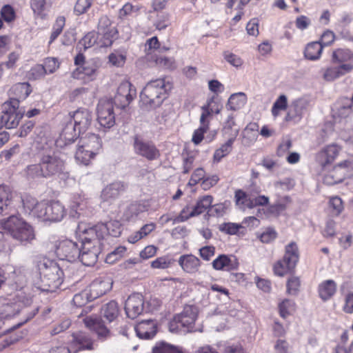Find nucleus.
<instances>
[{
    "mask_svg": "<svg viewBox=\"0 0 353 353\" xmlns=\"http://www.w3.org/2000/svg\"><path fill=\"white\" fill-rule=\"evenodd\" d=\"M17 100H9L2 105L0 114V126L8 129L16 128L23 116V111L19 110Z\"/></svg>",
    "mask_w": 353,
    "mask_h": 353,
    "instance_id": "423d86ee",
    "label": "nucleus"
},
{
    "mask_svg": "<svg viewBox=\"0 0 353 353\" xmlns=\"http://www.w3.org/2000/svg\"><path fill=\"white\" fill-rule=\"evenodd\" d=\"M125 251L126 248L123 246H119L114 251L107 255L105 261L108 263H113L116 261L120 259Z\"/></svg>",
    "mask_w": 353,
    "mask_h": 353,
    "instance_id": "052dcab7",
    "label": "nucleus"
},
{
    "mask_svg": "<svg viewBox=\"0 0 353 353\" xmlns=\"http://www.w3.org/2000/svg\"><path fill=\"white\" fill-rule=\"evenodd\" d=\"M323 46L318 41L308 43L304 51L305 57L309 60H317L321 57Z\"/></svg>",
    "mask_w": 353,
    "mask_h": 353,
    "instance_id": "a19ab883",
    "label": "nucleus"
},
{
    "mask_svg": "<svg viewBox=\"0 0 353 353\" xmlns=\"http://www.w3.org/2000/svg\"><path fill=\"white\" fill-rule=\"evenodd\" d=\"M152 353H183L181 348L165 342H158L152 348Z\"/></svg>",
    "mask_w": 353,
    "mask_h": 353,
    "instance_id": "09e8293b",
    "label": "nucleus"
},
{
    "mask_svg": "<svg viewBox=\"0 0 353 353\" xmlns=\"http://www.w3.org/2000/svg\"><path fill=\"white\" fill-rule=\"evenodd\" d=\"M134 152L148 161L157 160L160 157V151L152 141L145 140L139 135L133 137Z\"/></svg>",
    "mask_w": 353,
    "mask_h": 353,
    "instance_id": "1a4fd4ad",
    "label": "nucleus"
},
{
    "mask_svg": "<svg viewBox=\"0 0 353 353\" xmlns=\"http://www.w3.org/2000/svg\"><path fill=\"white\" fill-rule=\"evenodd\" d=\"M65 26V18L63 17H59L57 19L56 22L53 26V30L51 33L50 41L51 43L54 41L58 36L61 34L63 30V28Z\"/></svg>",
    "mask_w": 353,
    "mask_h": 353,
    "instance_id": "13d9d810",
    "label": "nucleus"
},
{
    "mask_svg": "<svg viewBox=\"0 0 353 353\" xmlns=\"http://www.w3.org/2000/svg\"><path fill=\"white\" fill-rule=\"evenodd\" d=\"M109 63L115 67H122L126 60V56L120 52L114 51L108 56Z\"/></svg>",
    "mask_w": 353,
    "mask_h": 353,
    "instance_id": "4d7b16f0",
    "label": "nucleus"
},
{
    "mask_svg": "<svg viewBox=\"0 0 353 353\" xmlns=\"http://www.w3.org/2000/svg\"><path fill=\"white\" fill-rule=\"evenodd\" d=\"M277 236L276 232L271 228H266L259 236L261 241L265 243H269L274 241Z\"/></svg>",
    "mask_w": 353,
    "mask_h": 353,
    "instance_id": "338daca9",
    "label": "nucleus"
},
{
    "mask_svg": "<svg viewBox=\"0 0 353 353\" xmlns=\"http://www.w3.org/2000/svg\"><path fill=\"white\" fill-rule=\"evenodd\" d=\"M247 97L243 92L232 94L226 103L228 110L236 111L239 110L246 103Z\"/></svg>",
    "mask_w": 353,
    "mask_h": 353,
    "instance_id": "58836bf2",
    "label": "nucleus"
},
{
    "mask_svg": "<svg viewBox=\"0 0 353 353\" xmlns=\"http://www.w3.org/2000/svg\"><path fill=\"white\" fill-rule=\"evenodd\" d=\"M79 232L81 234V245L89 244L91 246H100L101 239L103 238L105 230L113 236H117L121 233V228L119 222L110 221L105 225H95L89 228H83L82 225H79Z\"/></svg>",
    "mask_w": 353,
    "mask_h": 353,
    "instance_id": "7ed1b4c3",
    "label": "nucleus"
},
{
    "mask_svg": "<svg viewBox=\"0 0 353 353\" xmlns=\"http://www.w3.org/2000/svg\"><path fill=\"white\" fill-rule=\"evenodd\" d=\"M13 197L11 189L6 185H0V214L10 205Z\"/></svg>",
    "mask_w": 353,
    "mask_h": 353,
    "instance_id": "c03bdc74",
    "label": "nucleus"
},
{
    "mask_svg": "<svg viewBox=\"0 0 353 353\" xmlns=\"http://www.w3.org/2000/svg\"><path fill=\"white\" fill-rule=\"evenodd\" d=\"M352 70V63H343L336 66H330L324 70L323 77L326 81H333Z\"/></svg>",
    "mask_w": 353,
    "mask_h": 353,
    "instance_id": "b1692460",
    "label": "nucleus"
},
{
    "mask_svg": "<svg viewBox=\"0 0 353 353\" xmlns=\"http://www.w3.org/2000/svg\"><path fill=\"white\" fill-rule=\"evenodd\" d=\"M117 30L112 26L107 16H102L98 23L97 35L100 37L99 45L101 48L110 46L116 38Z\"/></svg>",
    "mask_w": 353,
    "mask_h": 353,
    "instance_id": "9b49d317",
    "label": "nucleus"
},
{
    "mask_svg": "<svg viewBox=\"0 0 353 353\" xmlns=\"http://www.w3.org/2000/svg\"><path fill=\"white\" fill-rule=\"evenodd\" d=\"M299 260L298 248L295 243H290L285 247V253L283 260L279 261L274 265V274L283 276L292 270Z\"/></svg>",
    "mask_w": 353,
    "mask_h": 353,
    "instance_id": "6e6552de",
    "label": "nucleus"
},
{
    "mask_svg": "<svg viewBox=\"0 0 353 353\" xmlns=\"http://www.w3.org/2000/svg\"><path fill=\"white\" fill-rule=\"evenodd\" d=\"M78 145L85 150H92L97 153L101 148L102 143L99 135L93 133H88L80 138Z\"/></svg>",
    "mask_w": 353,
    "mask_h": 353,
    "instance_id": "473e14b6",
    "label": "nucleus"
},
{
    "mask_svg": "<svg viewBox=\"0 0 353 353\" xmlns=\"http://www.w3.org/2000/svg\"><path fill=\"white\" fill-rule=\"evenodd\" d=\"M92 4V0H77L74 6V12L77 15L85 13Z\"/></svg>",
    "mask_w": 353,
    "mask_h": 353,
    "instance_id": "680f3d73",
    "label": "nucleus"
},
{
    "mask_svg": "<svg viewBox=\"0 0 353 353\" xmlns=\"http://www.w3.org/2000/svg\"><path fill=\"white\" fill-rule=\"evenodd\" d=\"M65 163L54 152H45L40 155L39 163L28 165L25 170V176L28 179L50 178L54 176H65Z\"/></svg>",
    "mask_w": 353,
    "mask_h": 353,
    "instance_id": "f257e3e1",
    "label": "nucleus"
},
{
    "mask_svg": "<svg viewBox=\"0 0 353 353\" xmlns=\"http://www.w3.org/2000/svg\"><path fill=\"white\" fill-rule=\"evenodd\" d=\"M233 143L231 140H227L224 144L214 152V160L219 162L222 158L227 156L232 151Z\"/></svg>",
    "mask_w": 353,
    "mask_h": 353,
    "instance_id": "864d4df0",
    "label": "nucleus"
},
{
    "mask_svg": "<svg viewBox=\"0 0 353 353\" xmlns=\"http://www.w3.org/2000/svg\"><path fill=\"white\" fill-rule=\"evenodd\" d=\"M239 263L234 256H228L222 254L214 259L212 262V266L215 270H232L237 269Z\"/></svg>",
    "mask_w": 353,
    "mask_h": 353,
    "instance_id": "f704fd0d",
    "label": "nucleus"
},
{
    "mask_svg": "<svg viewBox=\"0 0 353 353\" xmlns=\"http://www.w3.org/2000/svg\"><path fill=\"white\" fill-rule=\"evenodd\" d=\"M32 92V88L28 83H18L14 84L9 90L10 100H17L19 106V101L26 99Z\"/></svg>",
    "mask_w": 353,
    "mask_h": 353,
    "instance_id": "2f4dec72",
    "label": "nucleus"
},
{
    "mask_svg": "<svg viewBox=\"0 0 353 353\" xmlns=\"http://www.w3.org/2000/svg\"><path fill=\"white\" fill-rule=\"evenodd\" d=\"M340 148L337 145L332 144L325 147L316 155V161L322 168H325L331 164L338 156Z\"/></svg>",
    "mask_w": 353,
    "mask_h": 353,
    "instance_id": "393cba45",
    "label": "nucleus"
},
{
    "mask_svg": "<svg viewBox=\"0 0 353 353\" xmlns=\"http://www.w3.org/2000/svg\"><path fill=\"white\" fill-rule=\"evenodd\" d=\"M97 152L90 150H85L81 146L78 145L75 153V159L80 163L83 165L89 164L92 159L94 158Z\"/></svg>",
    "mask_w": 353,
    "mask_h": 353,
    "instance_id": "de8ad7c7",
    "label": "nucleus"
},
{
    "mask_svg": "<svg viewBox=\"0 0 353 353\" xmlns=\"http://www.w3.org/2000/svg\"><path fill=\"white\" fill-rule=\"evenodd\" d=\"M178 263L184 272L191 274L198 272L201 266L200 259L193 254L181 255Z\"/></svg>",
    "mask_w": 353,
    "mask_h": 353,
    "instance_id": "cd10ccee",
    "label": "nucleus"
},
{
    "mask_svg": "<svg viewBox=\"0 0 353 353\" xmlns=\"http://www.w3.org/2000/svg\"><path fill=\"white\" fill-rule=\"evenodd\" d=\"M135 331L140 339H152L157 333V323L152 319L142 321L136 325Z\"/></svg>",
    "mask_w": 353,
    "mask_h": 353,
    "instance_id": "bb28decb",
    "label": "nucleus"
},
{
    "mask_svg": "<svg viewBox=\"0 0 353 353\" xmlns=\"http://www.w3.org/2000/svg\"><path fill=\"white\" fill-rule=\"evenodd\" d=\"M77 130L72 121L68 122L57 140V144L62 147L73 143L77 135L79 134V132H77Z\"/></svg>",
    "mask_w": 353,
    "mask_h": 353,
    "instance_id": "c756f323",
    "label": "nucleus"
},
{
    "mask_svg": "<svg viewBox=\"0 0 353 353\" xmlns=\"http://www.w3.org/2000/svg\"><path fill=\"white\" fill-rule=\"evenodd\" d=\"M92 295L89 290L85 289L79 293L76 294L72 299V303L77 307H81L85 305L88 301H93Z\"/></svg>",
    "mask_w": 353,
    "mask_h": 353,
    "instance_id": "8fccbe9b",
    "label": "nucleus"
},
{
    "mask_svg": "<svg viewBox=\"0 0 353 353\" xmlns=\"http://www.w3.org/2000/svg\"><path fill=\"white\" fill-rule=\"evenodd\" d=\"M288 108V99L284 94L280 95L275 102L274 103L272 108V114L276 117L279 114V112L285 110Z\"/></svg>",
    "mask_w": 353,
    "mask_h": 353,
    "instance_id": "603ef678",
    "label": "nucleus"
},
{
    "mask_svg": "<svg viewBox=\"0 0 353 353\" xmlns=\"http://www.w3.org/2000/svg\"><path fill=\"white\" fill-rule=\"evenodd\" d=\"M353 168L352 161H345L338 164L329 170L323 176V183L328 185H333L342 182L347 175L348 170Z\"/></svg>",
    "mask_w": 353,
    "mask_h": 353,
    "instance_id": "f8f14e48",
    "label": "nucleus"
},
{
    "mask_svg": "<svg viewBox=\"0 0 353 353\" xmlns=\"http://www.w3.org/2000/svg\"><path fill=\"white\" fill-rule=\"evenodd\" d=\"M38 268L44 290L54 291L61 285L63 272L56 262L43 259L39 261Z\"/></svg>",
    "mask_w": 353,
    "mask_h": 353,
    "instance_id": "20e7f679",
    "label": "nucleus"
},
{
    "mask_svg": "<svg viewBox=\"0 0 353 353\" xmlns=\"http://www.w3.org/2000/svg\"><path fill=\"white\" fill-rule=\"evenodd\" d=\"M308 106L309 101L306 99L300 98L293 101L285 115V121L299 122L303 114L307 110Z\"/></svg>",
    "mask_w": 353,
    "mask_h": 353,
    "instance_id": "a211bd4d",
    "label": "nucleus"
},
{
    "mask_svg": "<svg viewBox=\"0 0 353 353\" xmlns=\"http://www.w3.org/2000/svg\"><path fill=\"white\" fill-rule=\"evenodd\" d=\"M198 315V309L194 305H185L183 311L176 315L169 323V330L172 333L194 331V323Z\"/></svg>",
    "mask_w": 353,
    "mask_h": 353,
    "instance_id": "39448f33",
    "label": "nucleus"
},
{
    "mask_svg": "<svg viewBox=\"0 0 353 353\" xmlns=\"http://www.w3.org/2000/svg\"><path fill=\"white\" fill-rule=\"evenodd\" d=\"M1 16L6 22H11L15 18V12L10 5H5L1 10Z\"/></svg>",
    "mask_w": 353,
    "mask_h": 353,
    "instance_id": "774afa93",
    "label": "nucleus"
},
{
    "mask_svg": "<svg viewBox=\"0 0 353 353\" xmlns=\"http://www.w3.org/2000/svg\"><path fill=\"white\" fill-rule=\"evenodd\" d=\"M92 114L87 109H79L70 116V121L78 130L79 134L86 130L92 122Z\"/></svg>",
    "mask_w": 353,
    "mask_h": 353,
    "instance_id": "4be33fe9",
    "label": "nucleus"
},
{
    "mask_svg": "<svg viewBox=\"0 0 353 353\" xmlns=\"http://www.w3.org/2000/svg\"><path fill=\"white\" fill-rule=\"evenodd\" d=\"M236 205L241 209L244 210L246 208H252V191L249 194L245 192L239 190L235 192Z\"/></svg>",
    "mask_w": 353,
    "mask_h": 353,
    "instance_id": "37998d69",
    "label": "nucleus"
},
{
    "mask_svg": "<svg viewBox=\"0 0 353 353\" xmlns=\"http://www.w3.org/2000/svg\"><path fill=\"white\" fill-rule=\"evenodd\" d=\"M79 250V259L85 266L94 265L98 260V256L101 252L100 246H91L89 244L81 245Z\"/></svg>",
    "mask_w": 353,
    "mask_h": 353,
    "instance_id": "5701e85b",
    "label": "nucleus"
},
{
    "mask_svg": "<svg viewBox=\"0 0 353 353\" xmlns=\"http://www.w3.org/2000/svg\"><path fill=\"white\" fill-rule=\"evenodd\" d=\"M125 190V186L120 181L113 182L105 186L101 194V198L103 201L111 203L117 199Z\"/></svg>",
    "mask_w": 353,
    "mask_h": 353,
    "instance_id": "c85d7f7f",
    "label": "nucleus"
},
{
    "mask_svg": "<svg viewBox=\"0 0 353 353\" xmlns=\"http://www.w3.org/2000/svg\"><path fill=\"white\" fill-rule=\"evenodd\" d=\"M70 345L73 353L83 350H94V341L90 335L85 332L79 331L72 334Z\"/></svg>",
    "mask_w": 353,
    "mask_h": 353,
    "instance_id": "f3484780",
    "label": "nucleus"
},
{
    "mask_svg": "<svg viewBox=\"0 0 353 353\" xmlns=\"http://www.w3.org/2000/svg\"><path fill=\"white\" fill-rule=\"evenodd\" d=\"M141 211V205L137 204H131L125 210L124 217L127 221L134 220Z\"/></svg>",
    "mask_w": 353,
    "mask_h": 353,
    "instance_id": "e2e57ef3",
    "label": "nucleus"
},
{
    "mask_svg": "<svg viewBox=\"0 0 353 353\" xmlns=\"http://www.w3.org/2000/svg\"><path fill=\"white\" fill-rule=\"evenodd\" d=\"M137 90L132 84L124 81L120 83L114 96V103L121 108H125L134 99Z\"/></svg>",
    "mask_w": 353,
    "mask_h": 353,
    "instance_id": "ddd939ff",
    "label": "nucleus"
},
{
    "mask_svg": "<svg viewBox=\"0 0 353 353\" xmlns=\"http://www.w3.org/2000/svg\"><path fill=\"white\" fill-rule=\"evenodd\" d=\"M112 283L113 281L110 276H103L94 280L88 290L94 300L110 291Z\"/></svg>",
    "mask_w": 353,
    "mask_h": 353,
    "instance_id": "6ab92c4d",
    "label": "nucleus"
},
{
    "mask_svg": "<svg viewBox=\"0 0 353 353\" xmlns=\"http://www.w3.org/2000/svg\"><path fill=\"white\" fill-rule=\"evenodd\" d=\"M125 311L127 316L134 319L141 314L143 310V299L140 294H133L128 298L125 303Z\"/></svg>",
    "mask_w": 353,
    "mask_h": 353,
    "instance_id": "412c9836",
    "label": "nucleus"
},
{
    "mask_svg": "<svg viewBox=\"0 0 353 353\" xmlns=\"http://www.w3.org/2000/svg\"><path fill=\"white\" fill-rule=\"evenodd\" d=\"M65 214L64 206L59 201L40 202L36 208V216L43 221H59Z\"/></svg>",
    "mask_w": 353,
    "mask_h": 353,
    "instance_id": "0eeeda50",
    "label": "nucleus"
},
{
    "mask_svg": "<svg viewBox=\"0 0 353 353\" xmlns=\"http://www.w3.org/2000/svg\"><path fill=\"white\" fill-rule=\"evenodd\" d=\"M119 314V305L114 301L105 304L101 308V315L108 322H113Z\"/></svg>",
    "mask_w": 353,
    "mask_h": 353,
    "instance_id": "e433bc0d",
    "label": "nucleus"
},
{
    "mask_svg": "<svg viewBox=\"0 0 353 353\" xmlns=\"http://www.w3.org/2000/svg\"><path fill=\"white\" fill-rule=\"evenodd\" d=\"M80 247L77 243L70 239H63L56 242L54 251L60 260L73 262L79 256Z\"/></svg>",
    "mask_w": 353,
    "mask_h": 353,
    "instance_id": "9d476101",
    "label": "nucleus"
},
{
    "mask_svg": "<svg viewBox=\"0 0 353 353\" xmlns=\"http://www.w3.org/2000/svg\"><path fill=\"white\" fill-rule=\"evenodd\" d=\"M99 39L100 37H99V35L97 37V34L95 32H88L81 39V41L79 42V44L83 46L85 49L89 48L96 43L99 47H100L99 45Z\"/></svg>",
    "mask_w": 353,
    "mask_h": 353,
    "instance_id": "5fc2aeb1",
    "label": "nucleus"
},
{
    "mask_svg": "<svg viewBox=\"0 0 353 353\" xmlns=\"http://www.w3.org/2000/svg\"><path fill=\"white\" fill-rule=\"evenodd\" d=\"M43 65L45 68L47 74L54 72L59 67V63L57 59L52 57H48L45 59Z\"/></svg>",
    "mask_w": 353,
    "mask_h": 353,
    "instance_id": "0e129e2a",
    "label": "nucleus"
},
{
    "mask_svg": "<svg viewBox=\"0 0 353 353\" xmlns=\"http://www.w3.org/2000/svg\"><path fill=\"white\" fill-rule=\"evenodd\" d=\"M336 290L335 282L333 280H327L319 285V294L323 301H326L334 294Z\"/></svg>",
    "mask_w": 353,
    "mask_h": 353,
    "instance_id": "ea45409f",
    "label": "nucleus"
},
{
    "mask_svg": "<svg viewBox=\"0 0 353 353\" xmlns=\"http://www.w3.org/2000/svg\"><path fill=\"white\" fill-rule=\"evenodd\" d=\"M19 237H13L14 239L22 243H30L35 238L34 232L32 227L28 223L26 226L20 228L19 231Z\"/></svg>",
    "mask_w": 353,
    "mask_h": 353,
    "instance_id": "a18cd8bd",
    "label": "nucleus"
},
{
    "mask_svg": "<svg viewBox=\"0 0 353 353\" xmlns=\"http://www.w3.org/2000/svg\"><path fill=\"white\" fill-rule=\"evenodd\" d=\"M353 59V52L347 48H338L334 50L332 54V62L334 63H348Z\"/></svg>",
    "mask_w": 353,
    "mask_h": 353,
    "instance_id": "4c0bfd02",
    "label": "nucleus"
},
{
    "mask_svg": "<svg viewBox=\"0 0 353 353\" xmlns=\"http://www.w3.org/2000/svg\"><path fill=\"white\" fill-rule=\"evenodd\" d=\"M172 88V83L167 78H161L148 82L140 94L141 101L152 108L159 106Z\"/></svg>",
    "mask_w": 353,
    "mask_h": 353,
    "instance_id": "f03ea898",
    "label": "nucleus"
},
{
    "mask_svg": "<svg viewBox=\"0 0 353 353\" xmlns=\"http://www.w3.org/2000/svg\"><path fill=\"white\" fill-rule=\"evenodd\" d=\"M280 316L285 319L295 310V303L290 299L283 300L279 305Z\"/></svg>",
    "mask_w": 353,
    "mask_h": 353,
    "instance_id": "3c124183",
    "label": "nucleus"
},
{
    "mask_svg": "<svg viewBox=\"0 0 353 353\" xmlns=\"http://www.w3.org/2000/svg\"><path fill=\"white\" fill-rule=\"evenodd\" d=\"M28 270L23 265L15 267L9 275L10 285L13 289H23L28 281Z\"/></svg>",
    "mask_w": 353,
    "mask_h": 353,
    "instance_id": "a878e982",
    "label": "nucleus"
},
{
    "mask_svg": "<svg viewBox=\"0 0 353 353\" xmlns=\"http://www.w3.org/2000/svg\"><path fill=\"white\" fill-rule=\"evenodd\" d=\"M26 222L19 216H9L3 223V228L12 237H19V231L21 227L26 226Z\"/></svg>",
    "mask_w": 353,
    "mask_h": 353,
    "instance_id": "c9c22d12",
    "label": "nucleus"
},
{
    "mask_svg": "<svg viewBox=\"0 0 353 353\" xmlns=\"http://www.w3.org/2000/svg\"><path fill=\"white\" fill-rule=\"evenodd\" d=\"M261 192L260 188H255L253 191H252V208L256 206H263L268 203L269 198L265 196H256V194H258Z\"/></svg>",
    "mask_w": 353,
    "mask_h": 353,
    "instance_id": "6e6d98bb",
    "label": "nucleus"
},
{
    "mask_svg": "<svg viewBox=\"0 0 353 353\" xmlns=\"http://www.w3.org/2000/svg\"><path fill=\"white\" fill-rule=\"evenodd\" d=\"M213 197L210 195L203 196L198 199L196 203L193 207V211L190 215L198 216L212 206Z\"/></svg>",
    "mask_w": 353,
    "mask_h": 353,
    "instance_id": "79ce46f5",
    "label": "nucleus"
},
{
    "mask_svg": "<svg viewBox=\"0 0 353 353\" xmlns=\"http://www.w3.org/2000/svg\"><path fill=\"white\" fill-rule=\"evenodd\" d=\"M14 292L10 294V298L9 299V301L13 302H8L4 303L1 308H5V307L8 304L11 307V310L13 311V314H14L15 310L12 308V304H16L17 303H21L23 305H28L31 303V297L30 294L26 291V289H14Z\"/></svg>",
    "mask_w": 353,
    "mask_h": 353,
    "instance_id": "72a5a7b5",
    "label": "nucleus"
},
{
    "mask_svg": "<svg viewBox=\"0 0 353 353\" xmlns=\"http://www.w3.org/2000/svg\"><path fill=\"white\" fill-rule=\"evenodd\" d=\"M256 128H257L256 123H250L244 130L243 141L245 144H250L256 140V136L253 133L256 130Z\"/></svg>",
    "mask_w": 353,
    "mask_h": 353,
    "instance_id": "bf43d9fd",
    "label": "nucleus"
},
{
    "mask_svg": "<svg viewBox=\"0 0 353 353\" xmlns=\"http://www.w3.org/2000/svg\"><path fill=\"white\" fill-rule=\"evenodd\" d=\"M155 228V224L152 223L144 225L139 231L129 236L128 241L131 243L137 242L139 240L151 233Z\"/></svg>",
    "mask_w": 353,
    "mask_h": 353,
    "instance_id": "49530a36",
    "label": "nucleus"
},
{
    "mask_svg": "<svg viewBox=\"0 0 353 353\" xmlns=\"http://www.w3.org/2000/svg\"><path fill=\"white\" fill-rule=\"evenodd\" d=\"M101 63L99 59H92L79 66L72 73L75 79L94 80L99 74Z\"/></svg>",
    "mask_w": 353,
    "mask_h": 353,
    "instance_id": "4468645a",
    "label": "nucleus"
},
{
    "mask_svg": "<svg viewBox=\"0 0 353 353\" xmlns=\"http://www.w3.org/2000/svg\"><path fill=\"white\" fill-rule=\"evenodd\" d=\"M212 99H209L207 103L201 107L202 113L200 117L201 126L196 129L193 134L192 141V142L198 145L203 139L204 134L209 129V121L207 119L211 116L212 113V109L210 108Z\"/></svg>",
    "mask_w": 353,
    "mask_h": 353,
    "instance_id": "dca6fc26",
    "label": "nucleus"
},
{
    "mask_svg": "<svg viewBox=\"0 0 353 353\" xmlns=\"http://www.w3.org/2000/svg\"><path fill=\"white\" fill-rule=\"evenodd\" d=\"M86 327L94 331L99 340H105L110 336V330L105 325L104 322L96 316H89L83 319Z\"/></svg>",
    "mask_w": 353,
    "mask_h": 353,
    "instance_id": "aec40b11",
    "label": "nucleus"
},
{
    "mask_svg": "<svg viewBox=\"0 0 353 353\" xmlns=\"http://www.w3.org/2000/svg\"><path fill=\"white\" fill-rule=\"evenodd\" d=\"M97 120L99 124L110 128L115 123L113 103L110 101H101L97 105Z\"/></svg>",
    "mask_w": 353,
    "mask_h": 353,
    "instance_id": "2eb2a0df",
    "label": "nucleus"
},
{
    "mask_svg": "<svg viewBox=\"0 0 353 353\" xmlns=\"http://www.w3.org/2000/svg\"><path fill=\"white\" fill-rule=\"evenodd\" d=\"M223 136L228 140L234 141L239 132V128L237 126L233 113L228 115L226 119L223 123L222 128Z\"/></svg>",
    "mask_w": 353,
    "mask_h": 353,
    "instance_id": "7c9ffc66",
    "label": "nucleus"
},
{
    "mask_svg": "<svg viewBox=\"0 0 353 353\" xmlns=\"http://www.w3.org/2000/svg\"><path fill=\"white\" fill-rule=\"evenodd\" d=\"M156 63L165 69L174 70L176 68L175 61L172 58L159 57L157 58Z\"/></svg>",
    "mask_w": 353,
    "mask_h": 353,
    "instance_id": "69168bd1",
    "label": "nucleus"
}]
</instances>
